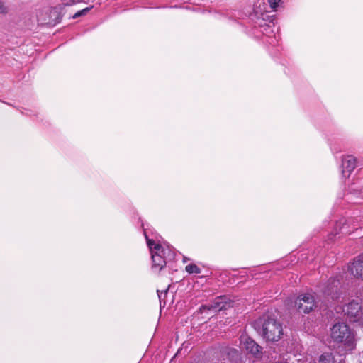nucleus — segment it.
Wrapping results in <instances>:
<instances>
[{
  "instance_id": "obj_1",
  "label": "nucleus",
  "mask_w": 363,
  "mask_h": 363,
  "mask_svg": "<svg viewBox=\"0 0 363 363\" xmlns=\"http://www.w3.org/2000/svg\"><path fill=\"white\" fill-rule=\"evenodd\" d=\"M330 337L339 347H343L347 351H350L355 347L354 335L345 323L335 324L331 329Z\"/></svg>"
},
{
  "instance_id": "obj_2",
  "label": "nucleus",
  "mask_w": 363,
  "mask_h": 363,
  "mask_svg": "<svg viewBox=\"0 0 363 363\" xmlns=\"http://www.w3.org/2000/svg\"><path fill=\"white\" fill-rule=\"evenodd\" d=\"M258 333L269 342H276L280 340L283 335L281 323L274 318L260 320L257 323Z\"/></svg>"
},
{
  "instance_id": "obj_3",
  "label": "nucleus",
  "mask_w": 363,
  "mask_h": 363,
  "mask_svg": "<svg viewBox=\"0 0 363 363\" xmlns=\"http://www.w3.org/2000/svg\"><path fill=\"white\" fill-rule=\"evenodd\" d=\"M147 243L151 251L152 259V269L160 272L166 264V259L172 258V252L169 247L165 248L154 240L148 239L147 237Z\"/></svg>"
},
{
  "instance_id": "obj_4",
  "label": "nucleus",
  "mask_w": 363,
  "mask_h": 363,
  "mask_svg": "<svg viewBox=\"0 0 363 363\" xmlns=\"http://www.w3.org/2000/svg\"><path fill=\"white\" fill-rule=\"evenodd\" d=\"M342 312L350 318V321L358 322L363 327V305L352 301L343 308Z\"/></svg>"
},
{
  "instance_id": "obj_5",
  "label": "nucleus",
  "mask_w": 363,
  "mask_h": 363,
  "mask_svg": "<svg viewBox=\"0 0 363 363\" xmlns=\"http://www.w3.org/2000/svg\"><path fill=\"white\" fill-rule=\"evenodd\" d=\"M295 306L301 313H308L316 306L314 296L311 294H304L297 298Z\"/></svg>"
},
{
  "instance_id": "obj_6",
  "label": "nucleus",
  "mask_w": 363,
  "mask_h": 363,
  "mask_svg": "<svg viewBox=\"0 0 363 363\" xmlns=\"http://www.w3.org/2000/svg\"><path fill=\"white\" fill-rule=\"evenodd\" d=\"M240 340V347L242 350L247 351L256 357H259L261 352V347L247 335H241Z\"/></svg>"
},
{
  "instance_id": "obj_7",
  "label": "nucleus",
  "mask_w": 363,
  "mask_h": 363,
  "mask_svg": "<svg viewBox=\"0 0 363 363\" xmlns=\"http://www.w3.org/2000/svg\"><path fill=\"white\" fill-rule=\"evenodd\" d=\"M357 166V159L352 155H347L343 157L342 161V177L347 178L351 172Z\"/></svg>"
},
{
  "instance_id": "obj_8",
  "label": "nucleus",
  "mask_w": 363,
  "mask_h": 363,
  "mask_svg": "<svg viewBox=\"0 0 363 363\" xmlns=\"http://www.w3.org/2000/svg\"><path fill=\"white\" fill-rule=\"evenodd\" d=\"M225 300V298H217L213 303L203 306L201 310L203 311L208 309L215 312L220 311L221 310H225L230 306V303H228Z\"/></svg>"
},
{
  "instance_id": "obj_9",
  "label": "nucleus",
  "mask_w": 363,
  "mask_h": 363,
  "mask_svg": "<svg viewBox=\"0 0 363 363\" xmlns=\"http://www.w3.org/2000/svg\"><path fill=\"white\" fill-rule=\"evenodd\" d=\"M349 271L357 278H360L363 281V260L360 259H354L349 266Z\"/></svg>"
},
{
  "instance_id": "obj_10",
  "label": "nucleus",
  "mask_w": 363,
  "mask_h": 363,
  "mask_svg": "<svg viewBox=\"0 0 363 363\" xmlns=\"http://www.w3.org/2000/svg\"><path fill=\"white\" fill-rule=\"evenodd\" d=\"M338 286H339V283L338 282L333 281V286H328L325 293L328 296H331V298L333 299L337 298V296L336 295L337 294Z\"/></svg>"
},
{
  "instance_id": "obj_11",
  "label": "nucleus",
  "mask_w": 363,
  "mask_h": 363,
  "mask_svg": "<svg viewBox=\"0 0 363 363\" xmlns=\"http://www.w3.org/2000/svg\"><path fill=\"white\" fill-rule=\"evenodd\" d=\"M333 357L330 353L323 354L320 358L318 363H333Z\"/></svg>"
},
{
  "instance_id": "obj_12",
  "label": "nucleus",
  "mask_w": 363,
  "mask_h": 363,
  "mask_svg": "<svg viewBox=\"0 0 363 363\" xmlns=\"http://www.w3.org/2000/svg\"><path fill=\"white\" fill-rule=\"evenodd\" d=\"M186 271L189 274H199L201 273V269L194 264H189L185 267Z\"/></svg>"
},
{
  "instance_id": "obj_13",
  "label": "nucleus",
  "mask_w": 363,
  "mask_h": 363,
  "mask_svg": "<svg viewBox=\"0 0 363 363\" xmlns=\"http://www.w3.org/2000/svg\"><path fill=\"white\" fill-rule=\"evenodd\" d=\"M225 353L228 356L229 359H230L232 360L238 358V357H239V352L235 349L228 348L226 350Z\"/></svg>"
},
{
  "instance_id": "obj_14",
  "label": "nucleus",
  "mask_w": 363,
  "mask_h": 363,
  "mask_svg": "<svg viewBox=\"0 0 363 363\" xmlns=\"http://www.w3.org/2000/svg\"><path fill=\"white\" fill-rule=\"evenodd\" d=\"M90 9L91 7H86L81 11H79L73 16V18H77L79 16L86 15L90 11Z\"/></svg>"
},
{
  "instance_id": "obj_15",
  "label": "nucleus",
  "mask_w": 363,
  "mask_h": 363,
  "mask_svg": "<svg viewBox=\"0 0 363 363\" xmlns=\"http://www.w3.org/2000/svg\"><path fill=\"white\" fill-rule=\"evenodd\" d=\"M270 7L275 10L281 3V0H268Z\"/></svg>"
},
{
  "instance_id": "obj_16",
  "label": "nucleus",
  "mask_w": 363,
  "mask_h": 363,
  "mask_svg": "<svg viewBox=\"0 0 363 363\" xmlns=\"http://www.w3.org/2000/svg\"><path fill=\"white\" fill-rule=\"evenodd\" d=\"M62 2L67 6H71L77 3L81 2L82 0H61Z\"/></svg>"
},
{
  "instance_id": "obj_17",
  "label": "nucleus",
  "mask_w": 363,
  "mask_h": 363,
  "mask_svg": "<svg viewBox=\"0 0 363 363\" xmlns=\"http://www.w3.org/2000/svg\"><path fill=\"white\" fill-rule=\"evenodd\" d=\"M7 11V9L4 3L0 0V13H5Z\"/></svg>"
},
{
  "instance_id": "obj_18",
  "label": "nucleus",
  "mask_w": 363,
  "mask_h": 363,
  "mask_svg": "<svg viewBox=\"0 0 363 363\" xmlns=\"http://www.w3.org/2000/svg\"><path fill=\"white\" fill-rule=\"evenodd\" d=\"M157 293H159V291H157ZM159 298L161 299V295L158 294Z\"/></svg>"
}]
</instances>
